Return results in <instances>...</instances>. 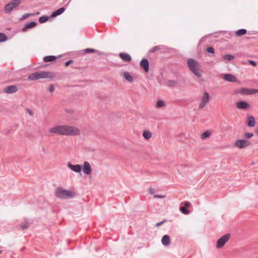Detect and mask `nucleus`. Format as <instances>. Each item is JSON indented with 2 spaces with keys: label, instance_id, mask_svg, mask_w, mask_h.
<instances>
[{
  "label": "nucleus",
  "instance_id": "obj_5",
  "mask_svg": "<svg viewBox=\"0 0 258 258\" xmlns=\"http://www.w3.org/2000/svg\"><path fill=\"white\" fill-rule=\"evenodd\" d=\"M21 4L20 0H13L11 2L5 6V11L9 13L14 9L16 8Z\"/></svg>",
  "mask_w": 258,
  "mask_h": 258
},
{
  "label": "nucleus",
  "instance_id": "obj_2",
  "mask_svg": "<svg viewBox=\"0 0 258 258\" xmlns=\"http://www.w3.org/2000/svg\"><path fill=\"white\" fill-rule=\"evenodd\" d=\"M56 197L61 199H67L73 198L76 197V192L66 189H62L61 187H58L56 189L54 193Z\"/></svg>",
  "mask_w": 258,
  "mask_h": 258
},
{
  "label": "nucleus",
  "instance_id": "obj_45",
  "mask_svg": "<svg viewBox=\"0 0 258 258\" xmlns=\"http://www.w3.org/2000/svg\"><path fill=\"white\" fill-rule=\"evenodd\" d=\"M254 94L258 93V89H254Z\"/></svg>",
  "mask_w": 258,
  "mask_h": 258
},
{
  "label": "nucleus",
  "instance_id": "obj_39",
  "mask_svg": "<svg viewBox=\"0 0 258 258\" xmlns=\"http://www.w3.org/2000/svg\"><path fill=\"white\" fill-rule=\"evenodd\" d=\"M155 198H160V199H164L165 198V196L160 195H156L154 196Z\"/></svg>",
  "mask_w": 258,
  "mask_h": 258
},
{
  "label": "nucleus",
  "instance_id": "obj_34",
  "mask_svg": "<svg viewBox=\"0 0 258 258\" xmlns=\"http://www.w3.org/2000/svg\"><path fill=\"white\" fill-rule=\"evenodd\" d=\"M85 53H94L96 52V50L93 48H87L84 50Z\"/></svg>",
  "mask_w": 258,
  "mask_h": 258
},
{
  "label": "nucleus",
  "instance_id": "obj_24",
  "mask_svg": "<svg viewBox=\"0 0 258 258\" xmlns=\"http://www.w3.org/2000/svg\"><path fill=\"white\" fill-rule=\"evenodd\" d=\"M143 136L145 139L149 140L151 138L152 134L149 131L145 130L143 132Z\"/></svg>",
  "mask_w": 258,
  "mask_h": 258
},
{
  "label": "nucleus",
  "instance_id": "obj_44",
  "mask_svg": "<svg viewBox=\"0 0 258 258\" xmlns=\"http://www.w3.org/2000/svg\"><path fill=\"white\" fill-rule=\"evenodd\" d=\"M165 222V221H161V222H160L157 223H156V227H158V226H159L161 225H162L163 223H164Z\"/></svg>",
  "mask_w": 258,
  "mask_h": 258
},
{
  "label": "nucleus",
  "instance_id": "obj_26",
  "mask_svg": "<svg viewBox=\"0 0 258 258\" xmlns=\"http://www.w3.org/2000/svg\"><path fill=\"white\" fill-rule=\"evenodd\" d=\"M234 56L231 54H225L223 56V59L225 60L230 61L234 59Z\"/></svg>",
  "mask_w": 258,
  "mask_h": 258
},
{
  "label": "nucleus",
  "instance_id": "obj_32",
  "mask_svg": "<svg viewBox=\"0 0 258 258\" xmlns=\"http://www.w3.org/2000/svg\"><path fill=\"white\" fill-rule=\"evenodd\" d=\"M180 211L184 214H188L189 213V210L186 209V208L185 207H181L179 208Z\"/></svg>",
  "mask_w": 258,
  "mask_h": 258
},
{
  "label": "nucleus",
  "instance_id": "obj_17",
  "mask_svg": "<svg viewBox=\"0 0 258 258\" xmlns=\"http://www.w3.org/2000/svg\"><path fill=\"white\" fill-rule=\"evenodd\" d=\"M37 25V23L35 22H31L29 23L26 24L25 26L22 28V31L25 32L28 29L33 28L35 27Z\"/></svg>",
  "mask_w": 258,
  "mask_h": 258
},
{
  "label": "nucleus",
  "instance_id": "obj_1",
  "mask_svg": "<svg viewBox=\"0 0 258 258\" xmlns=\"http://www.w3.org/2000/svg\"><path fill=\"white\" fill-rule=\"evenodd\" d=\"M49 132L51 133L63 136H76L80 134V131L77 127L67 125L55 126L51 127Z\"/></svg>",
  "mask_w": 258,
  "mask_h": 258
},
{
  "label": "nucleus",
  "instance_id": "obj_12",
  "mask_svg": "<svg viewBox=\"0 0 258 258\" xmlns=\"http://www.w3.org/2000/svg\"><path fill=\"white\" fill-rule=\"evenodd\" d=\"M68 167L72 171L79 173L82 170V166L79 164L73 165L70 162L68 163Z\"/></svg>",
  "mask_w": 258,
  "mask_h": 258
},
{
  "label": "nucleus",
  "instance_id": "obj_38",
  "mask_svg": "<svg viewBox=\"0 0 258 258\" xmlns=\"http://www.w3.org/2000/svg\"><path fill=\"white\" fill-rule=\"evenodd\" d=\"M34 15H35L34 14H29V13L25 14L24 15H23L22 19H25L30 16H34Z\"/></svg>",
  "mask_w": 258,
  "mask_h": 258
},
{
  "label": "nucleus",
  "instance_id": "obj_9",
  "mask_svg": "<svg viewBox=\"0 0 258 258\" xmlns=\"http://www.w3.org/2000/svg\"><path fill=\"white\" fill-rule=\"evenodd\" d=\"M82 170H83V172L87 175H89L91 173V167L90 163L88 161H85L84 162L83 165L82 166Z\"/></svg>",
  "mask_w": 258,
  "mask_h": 258
},
{
  "label": "nucleus",
  "instance_id": "obj_4",
  "mask_svg": "<svg viewBox=\"0 0 258 258\" xmlns=\"http://www.w3.org/2000/svg\"><path fill=\"white\" fill-rule=\"evenodd\" d=\"M53 77L54 75L52 73L43 71L30 74L27 79L29 81H34L40 78H51Z\"/></svg>",
  "mask_w": 258,
  "mask_h": 258
},
{
  "label": "nucleus",
  "instance_id": "obj_35",
  "mask_svg": "<svg viewBox=\"0 0 258 258\" xmlns=\"http://www.w3.org/2000/svg\"><path fill=\"white\" fill-rule=\"evenodd\" d=\"M207 51L210 53L214 54L215 53L214 49L212 47H209L207 48Z\"/></svg>",
  "mask_w": 258,
  "mask_h": 258
},
{
  "label": "nucleus",
  "instance_id": "obj_31",
  "mask_svg": "<svg viewBox=\"0 0 258 258\" xmlns=\"http://www.w3.org/2000/svg\"><path fill=\"white\" fill-rule=\"evenodd\" d=\"M8 37L6 35L3 33H0V42L6 41Z\"/></svg>",
  "mask_w": 258,
  "mask_h": 258
},
{
  "label": "nucleus",
  "instance_id": "obj_33",
  "mask_svg": "<svg viewBox=\"0 0 258 258\" xmlns=\"http://www.w3.org/2000/svg\"><path fill=\"white\" fill-rule=\"evenodd\" d=\"M253 136V134L251 133H246L244 134V137L245 139H249Z\"/></svg>",
  "mask_w": 258,
  "mask_h": 258
},
{
  "label": "nucleus",
  "instance_id": "obj_6",
  "mask_svg": "<svg viewBox=\"0 0 258 258\" xmlns=\"http://www.w3.org/2000/svg\"><path fill=\"white\" fill-rule=\"evenodd\" d=\"M230 238V234L229 233L226 234L220 238L217 241L216 247L220 248L224 246L225 243L229 240Z\"/></svg>",
  "mask_w": 258,
  "mask_h": 258
},
{
  "label": "nucleus",
  "instance_id": "obj_36",
  "mask_svg": "<svg viewBox=\"0 0 258 258\" xmlns=\"http://www.w3.org/2000/svg\"><path fill=\"white\" fill-rule=\"evenodd\" d=\"M28 227H29V224H28V223H25L24 224L22 225L21 226V229H22V230H25V229H28Z\"/></svg>",
  "mask_w": 258,
  "mask_h": 258
},
{
  "label": "nucleus",
  "instance_id": "obj_25",
  "mask_svg": "<svg viewBox=\"0 0 258 258\" xmlns=\"http://www.w3.org/2000/svg\"><path fill=\"white\" fill-rule=\"evenodd\" d=\"M164 48H165V46L164 45H161L155 46L153 47L152 49H151L150 50V52L154 53V52H155L156 51H157L158 50L162 49H163Z\"/></svg>",
  "mask_w": 258,
  "mask_h": 258
},
{
  "label": "nucleus",
  "instance_id": "obj_40",
  "mask_svg": "<svg viewBox=\"0 0 258 258\" xmlns=\"http://www.w3.org/2000/svg\"><path fill=\"white\" fill-rule=\"evenodd\" d=\"M73 62V60L72 59H70L68 61H67L65 63V65L68 67L69 66L70 64H71Z\"/></svg>",
  "mask_w": 258,
  "mask_h": 258
},
{
  "label": "nucleus",
  "instance_id": "obj_28",
  "mask_svg": "<svg viewBox=\"0 0 258 258\" xmlns=\"http://www.w3.org/2000/svg\"><path fill=\"white\" fill-rule=\"evenodd\" d=\"M48 18L47 16H42L39 18V22L40 23H45L48 21Z\"/></svg>",
  "mask_w": 258,
  "mask_h": 258
},
{
  "label": "nucleus",
  "instance_id": "obj_14",
  "mask_svg": "<svg viewBox=\"0 0 258 258\" xmlns=\"http://www.w3.org/2000/svg\"><path fill=\"white\" fill-rule=\"evenodd\" d=\"M223 79L226 80V81L229 82H235L236 81V77L231 74H224L223 76Z\"/></svg>",
  "mask_w": 258,
  "mask_h": 258
},
{
  "label": "nucleus",
  "instance_id": "obj_15",
  "mask_svg": "<svg viewBox=\"0 0 258 258\" xmlns=\"http://www.w3.org/2000/svg\"><path fill=\"white\" fill-rule=\"evenodd\" d=\"M236 107L239 109H246L249 107V104L247 102L242 101L237 102Z\"/></svg>",
  "mask_w": 258,
  "mask_h": 258
},
{
  "label": "nucleus",
  "instance_id": "obj_41",
  "mask_svg": "<svg viewBox=\"0 0 258 258\" xmlns=\"http://www.w3.org/2000/svg\"><path fill=\"white\" fill-rule=\"evenodd\" d=\"M248 62L250 64H251L253 66H256V63L255 61L254 60H249L248 61Z\"/></svg>",
  "mask_w": 258,
  "mask_h": 258
},
{
  "label": "nucleus",
  "instance_id": "obj_46",
  "mask_svg": "<svg viewBox=\"0 0 258 258\" xmlns=\"http://www.w3.org/2000/svg\"><path fill=\"white\" fill-rule=\"evenodd\" d=\"M35 14L36 15H39L40 14V12H37Z\"/></svg>",
  "mask_w": 258,
  "mask_h": 258
},
{
  "label": "nucleus",
  "instance_id": "obj_27",
  "mask_svg": "<svg viewBox=\"0 0 258 258\" xmlns=\"http://www.w3.org/2000/svg\"><path fill=\"white\" fill-rule=\"evenodd\" d=\"M167 85L169 87H173L177 84V82L174 80H170L167 81Z\"/></svg>",
  "mask_w": 258,
  "mask_h": 258
},
{
  "label": "nucleus",
  "instance_id": "obj_42",
  "mask_svg": "<svg viewBox=\"0 0 258 258\" xmlns=\"http://www.w3.org/2000/svg\"><path fill=\"white\" fill-rule=\"evenodd\" d=\"M184 207L187 208L190 206V203L189 202H185L184 204Z\"/></svg>",
  "mask_w": 258,
  "mask_h": 258
},
{
  "label": "nucleus",
  "instance_id": "obj_7",
  "mask_svg": "<svg viewBox=\"0 0 258 258\" xmlns=\"http://www.w3.org/2000/svg\"><path fill=\"white\" fill-rule=\"evenodd\" d=\"M251 145V142L245 139L237 140L235 143L236 147L239 149H243Z\"/></svg>",
  "mask_w": 258,
  "mask_h": 258
},
{
  "label": "nucleus",
  "instance_id": "obj_47",
  "mask_svg": "<svg viewBox=\"0 0 258 258\" xmlns=\"http://www.w3.org/2000/svg\"><path fill=\"white\" fill-rule=\"evenodd\" d=\"M2 252V250H0V254Z\"/></svg>",
  "mask_w": 258,
  "mask_h": 258
},
{
  "label": "nucleus",
  "instance_id": "obj_18",
  "mask_svg": "<svg viewBox=\"0 0 258 258\" xmlns=\"http://www.w3.org/2000/svg\"><path fill=\"white\" fill-rule=\"evenodd\" d=\"M161 242L165 246L169 245L171 242L170 237L168 235H164L162 238Z\"/></svg>",
  "mask_w": 258,
  "mask_h": 258
},
{
  "label": "nucleus",
  "instance_id": "obj_16",
  "mask_svg": "<svg viewBox=\"0 0 258 258\" xmlns=\"http://www.w3.org/2000/svg\"><path fill=\"white\" fill-rule=\"evenodd\" d=\"M119 56L125 62H130L132 60L131 56L126 53H120Z\"/></svg>",
  "mask_w": 258,
  "mask_h": 258
},
{
  "label": "nucleus",
  "instance_id": "obj_21",
  "mask_svg": "<svg viewBox=\"0 0 258 258\" xmlns=\"http://www.w3.org/2000/svg\"><path fill=\"white\" fill-rule=\"evenodd\" d=\"M246 33H247V30L246 29H240L237 30L235 32V34L237 37H240V36H242L246 34Z\"/></svg>",
  "mask_w": 258,
  "mask_h": 258
},
{
  "label": "nucleus",
  "instance_id": "obj_10",
  "mask_svg": "<svg viewBox=\"0 0 258 258\" xmlns=\"http://www.w3.org/2000/svg\"><path fill=\"white\" fill-rule=\"evenodd\" d=\"M18 91V88L16 85H12L6 87L4 89V92L8 94H12L17 92Z\"/></svg>",
  "mask_w": 258,
  "mask_h": 258
},
{
  "label": "nucleus",
  "instance_id": "obj_29",
  "mask_svg": "<svg viewBox=\"0 0 258 258\" xmlns=\"http://www.w3.org/2000/svg\"><path fill=\"white\" fill-rule=\"evenodd\" d=\"M165 106L164 101L162 100H159L157 101L156 104L157 108H161Z\"/></svg>",
  "mask_w": 258,
  "mask_h": 258
},
{
  "label": "nucleus",
  "instance_id": "obj_11",
  "mask_svg": "<svg viewBox=\"0 0 258 258\" xmlns=\"http://www.w3.org/2000/svg\"><path fill=\"white\" fill-rule=\"evenodd\" d=\"M141 68H143L144 71L148 73L149 71V63L147 59H142L140 63Z\"/></svg>",
  "mask_w": 258,
  "mask_h": 258
},
{
  "label": "nucleus",
  "instance_id": "obj_23",
  "mask_svg": "<svg viewBox=\"0 0 258 258\" xmlns=\"http://www.w3.org/2000/svg\"><path fill=\"white\" fill-rule=\"evenodd\" d=\"M57 58V57L53 56V55H49V56H46L44 57L43 58V61L44 62H49V61H52L54 60H55Z\"/></svg>",
  "mask_w": 258,
  "mask_h": 258
},
{
  "label": "nucleus",
  "instance_id": "obj_43",
  "mask_svg": "<svg viewBox=\"0 0 258 258\" xmlns=\"http://www.w3.org/2000/svg\"><path fill=\"white\" fill-rule=\"evenodd\" d=\"M27 111H28V113L31 116H33V113L31 109H30L29 108H28L27 109Z\"/></svg>",
  "mask_w": 258,
  "mask_h": 258
},
{
  "label": "nucleus",
  "instance_id": "obj_20",
  "mask_svg": "<svg viewBox=\"0 0 258 258\" xmlns=\"http://www.w3.org/2000/svg\"><path fill=\"white\" fill-rule=\"evenodd\" d=\"M65 11V8L62 7L61 8L54 12H53L51 15V17H56L60 14H61L62 13H63Z\"/></svg>",
  "mask_w": 258,
  "mask_h": 258
},
{
  "label": "nucleus",
  "instance_id": "obj_19",
  "mask_svg": "<svg viewBox=\"0 0 258 258\" xmlns=\"http://www.w3.org/2000/svg\"><path fill=\"white\" fill-rule=\"evenodd\" d=\"M123 77L128 82L132 83L133 82V77L130 75L128 72H124L123 73Z\"/></svg>",
  "mask_w": 258,
  "mask_h": 258
},
{
  "label": "nucleus",
  "instance_id": "obj_13",
  "mask_svg": "<svg viewBox=\"0 0 258 258\" xmlns=\"http://www.w3.org/2000/svg\"><path fill=\"white\" fill-rule=\"evenodd\" d=\"M243 95H252L254 94V89L242 88L238 91Z\"/></svg>",
  "mask_w": 258,
  "mask_h": 258
},
{
  "label": "nucleus",
  "instance_id": "obj_8",
  "mask_svg": "<svg viewBox=\"0 0 258 258\" xmlns=\"http://www.w3.org/2000/svg\"><path fill=\"white\" fill-rule=\"evenodd\" d=\"M210 101V96L208 92H204L199 105V109L203 108Z\"/></svg>",
  "mask_w": 258,
  "mask_h": 258
},
{
  "label": "nucleus",
  "instance_id": "obj_3",
  "mask_svg": "<svg viewBox=\"0 0 258 258\" xmlns=\"http://www.w3.org/2000/svg\"><path fill=\"white\" fill-rule=\"evenodd\" d=\"M189 70L197 77L200 78L202 74L199 70V64L197 61L193 58H189L187 61Z\"/></svg>",
  "mask_w": 258,
  "mask_h": 258
},
{
  "label": "nucleus",
  "instance_id": "obj_30",
  "mask_svg": "<svg viewBox=\"0 0 258 258\" xmlns=\"http://www.w3.org/2000/svg\"><path fill=\"white\" fill-rule=\"evenodd\" d=\"M211 134V133L210 131H207L202 134L201 138L202 139H206L207 138L209 137L210 136Z\"/></svg>",
  "mask_w": 258,
  "mask_h": 258
},
{
  "label": "nucleus",
  "instance_id": "obj_22",
  "mask_svg": "<svg viewBox=\"0 0 258 258\" xmlns=\"http://www.w3.org/2000/svg\"><path fill=\"white\" fill-rule=\"evenodd\" d=\"M255 123L254 118L253 116L248 117L247 125L249 127H253Z\"/></svg>",
  "mask_w": 258,
  "mask_h": 258
},
{
  "label": "nucleus",
  "instance_id": "obj_37",
  "mask_svg": "<svg viewBox=\"0 0 258 258\" xmlns=\"http://www.w3.org/2000/svg\"><path fill=\"white\" fill-rule=\"evenodd\" d=\"M55 90L54 86L53 84H51L48 88V91L50 92H53Z\"/></svg>",
  "mask_w": 258,
  "mask_h": 258
},
{
  "label": "nucleus",
  "instance_id": "obj_48",
  "mask_svg": "<svg viewBox=\"0 0 258 258\" xmlns=\"http://www.w3.org/2000/svg\"><path fill=\"white\" fill-rule=\"evenodd\" d=\"M257 134L258 135V130H257Z\"/></svg>",
  "mask_w": 258,
  "mask_h": 258
}]
</instances>
